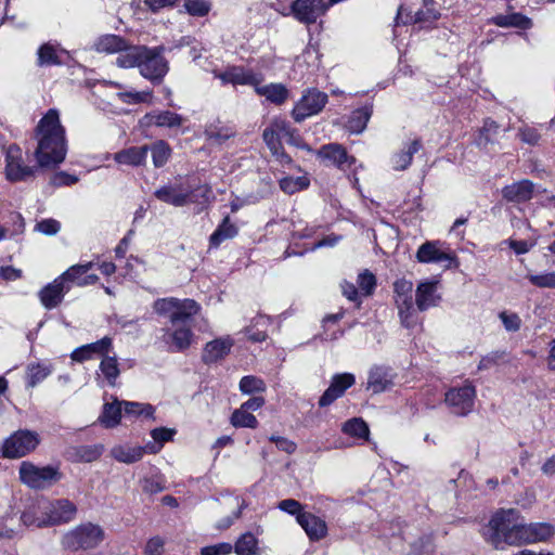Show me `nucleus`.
<instances>
[{"mask_svg": "<svg viewBox=\"0 0 555 555\" xmlns=\"http://www.w3.org/2000/svg\"><path fill=\"white\" fill-rule=\"evenodd\" d=\"M488 526L491 527V543L495 548L504 544L520 545L550 541L555 534V527L550 522L525 524L519 512L509 508L493 515Z\"/></svg>", "mask_w": 555, "mask_h": 555, "instance_id": "f257e3e1", "label": "nucleus"}, {"mask_svg": "<svg viewBox=\"0 0 555 555\" xmlns=\"http://www.w3.org/2000/svg\"><path fill=\"white\" fill-rule=\"evenodd\" d=\"M153 308L157 314L169 319L170 326L163 330V341L168 346V350H186L194 339L191 320L199 312L201 306L193 299L168 297L157 299Z\"/></svg>", "mask_w": 555, "mask_h": 555, "instance_id": "f03ea898", "label": "nucleus"}, {"mask_svg": "<svg viewBox=\"0 0 555 555\" xmlns=\"http://www.w3.org/2000/svg\"><path fill=\"white\" fill-rule=\"evenodd\" d=\"M36 139L35 157L40 167L54 168L64 162L67 154L65 129L56 109H49L39 120Z\"/></svg>", "mask_w": 555, "mask_h": 555, "instance_id": "7ed1b4c3", "label": "nucleus"}, {"mask_svg": "<svg viewBox=\"0 0 555 555\" xmlns=\"http://www.w3.org/2000/svg\"><path fill=\"white\" fill-rule=\"evenodd\" d=\"M77 506L67 499L39 500L30 505L21 516L26 527H49L67 524L75 519Z\"/></svg>", "mask_w": 555, "mask_h": 555, "instance_id": "20e7f679", "label": "nucleus"}, {"mask_svg": "<svg viewBox=\"0 0 555 555\" xmlns=\"http://www.w3.org/2000/svg\"><path fill=\"white\" fill-rule=\"evenodd\" d=\"M211 188L207 184L188 185L168 183L154 192L157 199L175 206L183 207L190 204L205 205L211 198Z\"/></svg>", "mask_w": 555, "mask_h": 555, "instance_id": "39448f33", "label": "nucleus"}, {"mask_svg": "<svg viewBox=\"0 0 555 555\" xmlns=\"http://www.w3.org/2000/svg\"><path fill=\"white\" fill-rule=\"evenodd\" d=\"M105 539L104 529L93 522H82L67 530L61 540V544L65 550L89 551L96 548Z\"/></svg>", "mask_w": 555, "mask_h": 555, "instance_id": "423d86ee", "label": "nucleus"}, {"mask_svg": "<svg viewBox=\"0 0 555 555\" xmlns=\"http://www.w3.org/2000/svg\"><path fill=\"white\" fill-rule=\"evenodd\" d=\"M18 474L21 482L36 490L50 488L63 477L57 466H37L29 461L21 463Z\"/></svg>", "mask_w": 555, "mask_h": 555, "instance_id": "0eeeda50", "label": "nucleus"}, {"mask_svg": "<svg viewBox=\"0 0 555 555\" xmlns=\"http://www.w3.org/2000/svg\"><path fill=\"white\" fill-rule=\"evenodd\" d=\"M393 298L401 324L413 327L417 323V309L413 298V283L399 279L393 283Z\"/></svg>", "mask_w": 555, "mask_h": 555, "instance_id": "6e6552de", "label": "nucleus"}, {"mask_svg": "<svg viewBox=\"0 0 555 555\" xmlns=\"http://www.w3.org/2000/svg\"><path fill=\"white\" fill-rule=\"evenodd\" d=\"M40 443L38 433L21 429L5 439L2 447V455L8 459L23 457L33 452Z\"/></svg>", "mask_w": 555, "mask_h": 555, "instance_id": "1a4fd4ad", "label": "nucleus"}, {"mask_svg": "<svg viewBox=\"0 0 555 555\" xmlns=\"http://www.w3.org/2000/svg\"><path fill=\"white\" fill-rule=\"evenodd\" d=\"M415 257L421 263H437L444 269L456 266L455 255L444 242L439 240L423 243L418 247Z\"/></svg>", "mask_w": 555, "mask_h": 555, "instance_id": "9d476101", "label": "nucleus"}, {"mask_svg": "<svg viewBox=\"0 0 555 555\" xmlns=\"http://www.w3.org/2000/svg\"><path fill=\"white\" fill-rule=\"evenodd\" d=\"M5 179L10 182L26 181L35 176L36 167L26 164L24 153L16 144H11L5 150Z\"/></svg>", "mask_w": 555, "mask_h": 555, "instance_id": "9b49d317", "label": "nucleus"}, {"mask_svg": "<svg viewBox=\"0 0 555 555\" xmlns=\"http://www.w3.org/2000/svg\"><path fill=\"white\" fill-rule=\"evenodd\" d=\"M327 94L318 89H307L292 111L293 118L295 121L301 122L306 118L319 114L327 103Z\"/></svg>", "mask_w": 555, "mask_h": 555, "instance_id": "f8f14e48", "label": "nucleus"}, {"mask_svg": "<svg viewBox=\"0 0 555 555\" xmlns=\"http://www.w3.org/2000/svg\"><path fill=\"white\" fill-rule=\"evenodd\" d=\"M163 48H146L139 65L140 74L153 83L163 80L168 72V62L162 54Z\"/></svg>", "mask_w": 555, "mask_h": 555, "instance_id": "ddd939ff", "label": "nucleus"}, {"mask_svg": "<svg viewBox=\"0 0 555 555\" xmlns=\"http://www.w3.org/2000/svg\"><path fill=\"white\" fill-rule=\"evenodd\" d=\"M328 9L330 4L324 0H295L289 8V12L284 13V15H293L299 23L311 25L323 16Z\"/></svg>", "mask_w": 555, "mask_h": 555, "instance_id": "4468645a", "label": "nucleus"}, {"mask_svg": "<svg viewBox=\"0 0 555 555\" xmlns=\"http://www.w3.org/2000/svg\"><path fill=\"white\" fill-rule=\"evenodd\" d=\"M475 388L466 384L459 388H451L446 392L444 401L451 413L465 416L470 413L475 404Z\"/></svg>", "mask_w": 555, "mask_h": 555, "instance_id": "2eb2a0df", "label": "nucleus"}, {"mask_svg": "<svg viewBox=\"0 0 555 555\" xmlns=\"http://www.w3.org/2000/svg\"><path fill=\"white\" fill-rule=\"evenodd\" d=\"M214 75L216 78L220 79L222 83H231L233 86H251L255 89L257 85H260L264 80L261 73H256L253 69L242 66H231L224 72H215Z\"/></svg>", "mask_w": 555, "mask_h": 555, "instance_id": "dca6fc26", "label": "nucleus"}, {"mask_svg": "<svg viewBox=\"0 0 555 555\" xmlns=\"http://www.w3.org/2000/svg\"><path fill=\"white\" fill-rule=\"evenodd\" d=\"M440 300L441 295L439 293V281L426 279L417 284L415 291V305L417 311L423 312L437 307Z\"/></svg>", "mask_w": 555, "mask_h": 555, "instance_id": "f3484780", "label": "nucleus"}, {"mask_svg": "<svg viewBox=\"0 0 555 555\" xmlns=\"http://www.w3.org/2000/svg\"><path fill=\"white\" fill-rule=\"evenodd\" d=\"M396 374L385 365H373L367 373L366 390L373 395L390 390L395 386Z\"/></svg>", "mask_w": 555, "mask_h": 555, "instance_id": "a211bd4d", "label": "nucleus"}, {"mask_svg": "<svg viewBox=\"0 0 555 555\" xmlns=\"http://www.w3.org/2000/svg\"><path fill=\"white\" fill-rule=\"evenodd\" d=\"M356 384V376L351 373H339L332 377L327 389L319 399V406L331 405L335 400L343 397L345 391Z\"/></svg>", "mask_w": 555, "mask_h": 555, "instance_id": "6ab92c4d", "label": "nucleus"}, {"mask_svg": "<svg viewBox=\"0 0 555 555\" xmlns=\"http://www.w3.org/2000/svg\"><path fill=\"white\" fill-rule=\"evenodd\" d=\"M113 351V339L108 336L101 338L91 344L77 347L70 353V359L75 362L82 363L95 358H104Z\"/></svg>", "mask_w": 555, "mask_h": 555, "instance_id": "aec40b11", "label": "nucleus"}, {"mask_svg": "<svg viewBox=\"0 0 555 555\" xmlns=\"http://www.w3.org/2000/svg\"><path fill=\"white\" fill-rule=\"evenodd\" d=\"M317 156L326 165L345 169L350 167L354 162V157L348 155L346 149L338 143H328L321 146L317 152Z\"/></svg>", "mask_w": 555, "mask_h": 555, "instance_id": "412c9836", "label": "nucleus"}, {"mask_svg": "<svg viewBox=\"0 0 555 555\" xmlns=\"http://www.w3.org/2000/svg\"><path fill=\"white\" fill-rule=\"evenodd\" d=\"M440 17V12L434 7V0H423V8L414 15L410 12L405 13V9L401 5L396 16V25L414 23H433Z\"/></svg>", "mask_w": 555, "mask_h": 555, "instance_id": "4be33fe9", "label": "nucleus"}, {"mask_svg": "<svg viewBox=\"0 0 555 555\" xmlns=\"http://www.w3.org/2000/svg\"><path fill=\"white\" fill-rule=\"evenodd\" d=\"M67 293L68 286L63 284L60 278L57 276L51 283H48L39 291L38 297L40 304L47 310H52L63 301Z\"/></svg>", "mask_w": 555, "mask_h": 555, "instance_id": "5701e85b", "label": "nucleus"}, {"mask_svg": "<svg viewBox=\"0 0 555 555\" xmlns=\"http://www.w3.org/2000/svg\"><path fill=\"white\" fill-rule=\"evenodd\" d=\"M233 345L234 340L229 335L208 341L203 349L202 359L207 364L215 363L225 358Z\"/></svg>", "mask_w": 555, "mask_h": 555, "instance_id": "b1692460", "label": "nucleus"}, {"mask_svg": "<svg viewBox=\"0 0 555 555\" xmlns=\"http://www.w3.org/2000/svg\"><path fill=\"white\" fill-rule=\"evenodd\" d=\"M298 525L304 529L310 541H320L327 535V525L319 516L306 513L300 516Z\"/></svg>", "mask_w": 555, "mask_h": 555, "instance_id": "393cba45", "label": "nucleus"}, {"mask_svg": "<svg viewBox=\"0 0 555 555\" xmlns=\"http://www.w3.org/2000/svg\"><path fill=\"white\" fill-rule=\"evenodd\" d=\"M147 450L144 446L131 443H120L111 449V455L114 460L124 464H132L142 460Z\"/></svg>", "mask_w": 555, "mask_h": 555, "instance_id": "a878e982", "label": "nucleus"}, {"mask_svg": "<svg viewBox=\"0 0 555 555\" xmlns=\"http://www.w3.org/2000/svg\"><path fill=\"white\" fill-rule=\"evenodd\" d=\"M421 149V141L417 139L405 142L402 149L391 156L390 163L395 170H405L412 163L414 154Z\"/></svg>", "mask_w": 555, "mask_h": 555, "instance_id": "bb28decb", "label": "nucleus"}, {"mask_svg": "<svg viewBox=\"0 0 555 555\" xmlns=\"http://www.w3.org/2000/svg\"><path fill=\"white\" fill-rule=\"evenodd\" d=\"M533 183L529 180H521L502 190L503 197L508 202L522 203L531 199L533 195Z\"/></svg>", "mask_w": 555, "mask_h": 555, "instance_id": "cd10ccee", "label": "nucleus"}, {"mask_svg": "<svg viewBox=\"0 0 555 555\" xmlns=\"http://www.w3.org/2000/svg\"><path fill=\"white\" fill-rule=\"evenodd\" d=\"M143 53H145L144 46H131L126 42L125 47L118 53L115 63L120 68H139Z\"/></svg>", "mask_w": 555, "mask_h": 555, "instance_id": "c85d7f7f", "label": "nucleus"}, {"mask_svg": "<svg viewBox=\"0 0 555 555\" xmlns=\"http://www.w3.org/2000/svg\"><path fill=\"white\" fill-rule=\"evenodd\" d=\"M54 366L50 361L30 362L26 367L27 387L34 388L52 374Z\"/></svg>", "mask_w": 555, "mask_h": 555, "instance_id": "c756f323", "label": "nucleus"}, {"mask_svg": "<svg viewBox=\"0 0 555 555\" xmlns=\"http://www.w3.org/2000/svg\"><path fill=\"white\" fill-rule=\"evenodd\" d=\"M183 118L181 115L170 112H152L143 117V122L146 126H157L167 128H179L182 125Z\"/></svg>", "mask_w": 555, "mask_h": 555, "instance_id": "7c9ffc66", "label": "nucleus"}, {"mask_svg": "<svg viewBox=\"0 0 555 555\" xmlns=\"http://www.w3.org/2000/svg\"><path fill=\"white\" fill-rule=\"evenodd\" d=\"M149 147L131 146L114 154V160L120 165L141 166L145 163Z\"/></svg>", "mask_w": 555, "mask_h": 555, "instance_id": "2f4dec72", "label": "nucleus"}, {"mask_svg": "<svg viewBox=\"0 0 555 555\" xmlns=\"http://www.w3.org/2000/svg\"><path fill=\"white\" fill-rule=\"evenodd\" d=\"M62 52L63 50L57 42L48 41L42 43L37 51V65L40 67L60 65L62 63Z\"/></svg>", "mask_w": 555, "mask_h": 555, "instance_id": "473e14b6", "label": "nucleus"}, {"mask_svg": "<svg viewBox=\"0 0 555 555\" xmlns=\"http://www.w3.org/2000/svg\"><path fill=\"white\" fill-rule=\"evenodd\" d=\"M99 371L103 376V380L100 383V385L115 387L120 375L119 363L116 354H106L100 362Z\"/></svg>", "mask_w": 555, "mask_h": 555, "instance_id": "72a5a7b5", "label": "nucleus"}, {"mask_svg": "<svg viewBox=\"0 0 555 555\" xmlns=\"http://www.w3.org/2000/svg\"><path fill=\"white\" fill-rule=\"evenodd\" d=\"M258 95L264 96L267 101L282 105L289 96V91L283 83L257 85L255 89Z\"/></svg>", "mask_w": 555, "mask_h": 555, "instance_id": "f704fd0d", "label": "nucleus"}, {"mask_svg": "<svg viewBox=\"0 0 555 555\" xmlns=\"http://www.w3.org/2000/svg\"><path fill=\"white\" fill-rule=\"evenodd\" d=\"M373 113V106L372 105H365L363 107L354 109L347 124L346 128L351 132L359 134L363 132L366 128V125L372 116Z\"/></svg>", "mask_w": 555, "mask_h": 555, "instance_id": "c9c22d12", "label": "nucleus"}, {"mask_svg": "<svg viewBox=\"0 0 555 555\" xmlns=\"http://www.w3.org/2000/svg\"><path fill=\"white\" fill-rule=\"evenodd\" d=\"M491 22L499 27H514L522 30L532 27V21L521 13L500 14L492 17Z\"/></svg>", "mask_w": 555, "mask_h": 555, "instance_id": "e433bc0d", "label": "nucleus"}, {"mask_svg": "<svg viewBox=\"0 0 555 555\" xmlns=\"http://www.w3.org/2000/svg\"><path fill=\"white\" fill-rule=\"evenodd\" d=\"M236 555H262L259 540L251 532L241 534L233 545Z\"/></svg>", "mask_w": 555, "mask_h": 555, "instance_id": "4c0bfd02", "label": "nucleus"}, {"mask_svg": "<svg viewBox=\"0 0 555 555\" xmlns=\"http://www.w3.org/2000/svg\"><path fill=\"white\" fill-rule=\"evenodd\" d=\"M127 41L117 35L100 36L93 43V49L99 53L117 54Z\"/></svg>", "mask_w": 555, "mask_h": 555, "instance_id": "58836bf2", "label": "nucleus"}, {"mask_svg": "<svg viewBox=\"0 0 555 555\" xmlns=\"http://www.w3.org/2000/svg\"><path fill=\"white\" fill-rule=\"evenodd\" d=\"M93 262L74 264L70 268H68L65 272H63L61 275H59V278L63 284L68 286V291L72 288L74 284L78 286H83V276L86 273L89 272L90 269L93 268Z\"/></svg>", "mask_w": 555, "mask_h": 555, "instance_id": "ea45409f", "label": "nucleus"}, {"mask_svg": "<svg viewBox=\"0 0 555 555\" xmlns=\"http://www.w3.org/2000/svg\"><path fill=\"white\" fill-rule=\"evenodd\" d=\"M262 138L272 155L282 164L291 163V157L283 151L282 139L275 133L271 126L263 130Z\"/></svg>", "mask_w": 555, "mask_h": 555, "instance_id": "a19ab883", "label": "nucleus"}, {"mask_svg": "<svg viewBox=\"0 0 555 555\" xmlns=\"http://www.w3.org/2000/svg\"><path fill=\"white\" fill-rule=\"evenodd\" d=\"M176 434L175 429L158 427L151 430L153 441L145 443L147 454H157L163 449L164 444L171 441Z\"/></svg>", "mask_w": 555, "mask_h": 555, "instance_id": "79ce46f5", "label": "nucleus"}, {"mask_svg": "<svg viewBox=\"0 0 555 555\" xmlns=\"http://www.w3.org/2000/svg\"><path fill=\"white\" fill-rule=\"evenodd\" d=\"M237 227L231 222L229 217H225L218 228L212 232L209 237L210 247L217 248L219 245L230 238L236 236Z\"/></svg>", "mask_w": 555, "mask_h": 555, "instance_id": "37998d69", "label": "nucleus"}, {"mask_svg": "<svg viewBox=\"0 0 555 555\" xmlns=\"http://www.w3.org/2000/svg\"><path fill=\"white\" fill-rule=\"evenodd\" d=\"M122 411L121 401L117 399L112 403H105L99 422L106 428H113L119 424Z\"/></svg>", "mask_w": 555, "mask_h": 555, "instance_id": "c03bdc74", "label": "nucleus"}, {"mask_svg": "<svg viewBox=\"0 0 555 555\" xmlns=\"http://www.w3.org/2000/svg\"><path fill=\"white\" fill-rule=\"evenodd\" d=\"M270 126L278 133V135L285 140L289 144L297 145L301 149L310 151L307 144H299L300 138L296 133V131L289 126V124L284 119H274Z\"/></svg>", "mask_w": 555, "mask_h": 555, "instance_id": "a18cd8bd", "label": "nucleus"}, {"mask_svg": "<svg viewBox=\"0 0 555 555\" xmlns=\"http://www.w3.org/2000/svg\"><path fill=\"white\" fill-rule=\"evenodd\" d=\"M124 414L131 418H154L155 409L149 403H140L132 401H121Z\"/></svg>", "mask_w": 555, "mask_h": 555, "instance_id": "49530a36", "label": "nucleus"}, {"mask_svg": "<svg viewBox=\"0 0 555 555\" xmlns=\"http://www.w3.org/2000/svg\"><path fill=\"white\" fill-rule=\"evenodd\" d=\"M281 190L286 194H294L296 192L308 189L310 179L307 175L299 177L287 176L279 181Z\"/></svg>", "mask_w": 555, "mask_h": 555, "instance_id": "de8ad7c7", "label": "nucleus"}, {"mask_svg": "<svg viewBox=\"0 0 555 555\" xmlns=\"http://www.w3.org/2000/svg\"><path fill=\"white\" fill-rule=\"evenodd\" d=\"M267 326L268 319L264 317H258L253 320L250 326L244 328V333L247 336L248 340L253 343H261L267 338Z\"/></svg>", "mask_w": 555, "mask_h": 555, "instance_id": "09e8293b", "label": "nucleus"}, {"mask_svg": "<svg viewBox=\"0 0 555 555\" xmlns=\"http://www.w3.org/2000/svg\"><path fill=\"white\" fill-rule=\"evenodd\" d=\"M526 279L534 287L555 289V271H529Z\"/></svg>", "mask_w": 555, "mask_h": 555, "instance_id": "8fccbe9b", "label": "nucleus"}, {"mask_svg": "<svg viewBox=\"0 0 555 555\" xmlns=\"http://www.w3.org/2000/svg\"><path fill=\"white\" fill-rule=\"evenodd\" d=\"M343 431L351 437L359 439H367L370 429L367 424L362 418H351L344 423Z\"/></svg>", "mask_w": 555, "mask_h": 555, "instance_id": "3c124183", "label": "nucleus"}, {"mask_svg": "<svg viewBox=\"0 0 555 555\" xmlns=\"http://www.w3.org/2000/svg\"><path fill=\"white\" fill-rule=\"evenodd\" d=\"M266 389V383L257 376L247 375L240 380V390L244 395L262 393Z\"/></svg>", "mask_w": 555, "mask_h": 555, "instance_id": "603ef678", "label": "nucleus"}, {"mask_svg": "<svg viewBox=\"0 0 555 555\" xmlns=\"http://www.w3.org/2000/svg\"><path fill=\"white\" fill-rule=\"evenodd\" d=\"M231 424L234 427L256 428L258 421L255 415L240 406L232 413Z\"/></svg>", "mask_w": 555, "mask_h": 555, "instance_id": "864d4df0", "label": "nucleus"}, {"mask_svg": "<svg viewBox=\"0 0 555 555\" xmlns=\"http://www.w3.org/2000/svg\"><path fill=\"white\" fill-rule=\"evenodd\" d=\"M183 7L190 15L203 17L210 12L211 2L210 0H184Z\"/></svg>", "mask_w": 555, "mask_h": 555, "instance_id": "5fc2aeb1", "label": "nucleus"}, {"mask_svg": "<svg viewBox=\"0 0 555 555\" xmlns=\"http://www.w3.org/2000/svg\"><path fill=\"white\" fill-rule=\"evenodd\" d=\"M151 152L153 164L157 168L163 167L170 156L169 145L164 141H158L155 144H153V146L151 147Z\"/></svg>", "mask_w": 555, "mask_h": 555, "instance_id": "6e6d98bb", "label": "nucleus"}, {"mask_svg": "<svg viewBox=\"0 0 555 555\" xmlns=\"http://www.w3.org/2000/svg\"><path fill=\"white\" fill-rule=\"evenodd\" d=\"M278 508L288 515L295 516L297 522L299 521L300 516L307 513L304 511L302 504L294 499H285L280 501Z\"/></svg>", "mask_w": 555, "mask_h": 555, "instance_id": "4d7b16f0", "label": "nucleus"}, {"mask_svg": "<svg viewBox=\"0 0 555 555\" xmlns=\"http://www.w3.org/2000/svg\"><path fill=\"white\" fill-rule=\"evenodd\" d=\"M119 100L126 104H139V103H144V102H149L151 96H152V93L150 91H134V90H129V91H124V92H118L117 93Z\"/></svg>", "mask_w": 555, "mask_h": 555, "instance_id": "13d9d810", "label": "nucleus"}, {"mask_svg": "<svg viewBox=\"0 0 555 555\" xmlns=\"http://www.w3.org/2000/svg\"><path fill=\"white\" fill-rule=\"evenodd\" d=\"M435 551L433 538L430 535L421 537L411 545L413 555H430Z\"/></svg>", "mask_w": 555, "mask_h": 555, "instance_id": "bf43d9fd", "label": "nucleus"}, {"mask_svg": "<svg viewBox=\"0 0 555 555\" xmlns=\"http://www.w3.org/2000/svg\"><path fill=\"white\" fill-rule=\"evenodd\" d=\"M358 284L361 295L370 296L375 289L376 279L374 274L365 270L358 275Z\"/></svg>", "mask_w": 555, "mask_h": 555, "instance_id": "052dcab7", "label": "nucleus"}, {"mask_svg": "<svg viewBox=\"0 0 555 555\" xmlns=\"http://www.w3.org/2000/svg\"><path fill=\"white\" fill-rule=\"evenodd\" d=\"M499 319L507 332H517L521 326V320L515 312L502 311L499 313Z\"/></svg>", "mask_w": 555, "mask_h": 555, "instance_id": "680f3d73", "label": "nucleus"}, {"mask_svg": "<svg viewBox=\"0 0 555 555\" xmlns=\"http://www.w3.org/2000/svg\"><path fill=\"white\" fill-rule=\"evenodd\" d=\"M15 518L8 516L0 519V539H13L18 533V527L15 526Z\"/></svg>", "mask_w": 555, "mask_h": 555, "instance_id": "e2e57ef3", "label": "nucleus"}, {"mask_svg": "<svg viewBox=\"0 0 555 555\" xmlns=\"http://www.w3.org/2000/svg\"><path fill=\"white\" fill-rule=\"evenodd\" d=\"M235 500H236L237 509L234 511L231 515L220 519L217 522V526H216L217 529H219V530L228 529L233 525V522L235 520H237L241 517L242 511L246 507V504H245V501L241 500L240 498H235Z\"/></svg>", "mask_w": 555, "mask_h": 555, "instance_id": "0e129e2a", "label": "nucleus"}, {"mask_svg": "<svg viewBox=\"0 0 555 555\" xmlns=\"http://www.w3.org/2000/svg\"><path fill=\"white\" fill-rule=\"evenodd\" d=\"M233 552V545L228 542H221L205 546L201 550V555H229Z\"/></svg>", "mask_w": 555, "mask_h": 555, "instance_id": "69168bd1", "label": "nucleus"}, {"mask_svg": "<svg viewBox=\"0 0 555 555\" xmlns=\"http://www.w3.org/2000/svg\"><path fill=\"white\" fill-rule=\"evenodd\" d=\"M79 181L78 177L75 175L67 173L65 171H59L54 173L51 178V184L53 186H69Z\"/></svg>", "mask_w": 555, "mask_h": 555, "instance_id": "338daca9", "label": "nucleus"}, {"mask_svg": "<svg viewBox=\"0 0 555 555\" xmlns=\"http://www.w3.org/2000/svg\"><path fill=\"white\" fill-rule=\"evenodd\" d=\"M165 550V540L160 537L151 538L145 545V555H163Z\"/></svg>", "mask_w": 555, "mask_h": 555, "instance_id": "774afa93", "label": "nucleus"}]
</instances>
